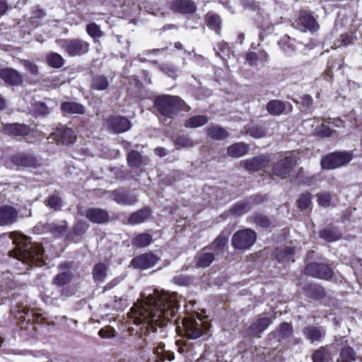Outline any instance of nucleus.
<instances>
[{
    "label": "nucleus",
    "instance_id": "obj_1",
    "mask_svg": "<svg viewBox=\"0 0 362 362\" xmlns=\"http://www.w3.org/2000/svg\"><path fill=\"white\" fill-rule=\"evenodd\" d=\"M177 295L155 289L148 295L144 304H134L128 313V317L134 325L140 326L136 330L139 338L156 333L158 327H162L170 322L177 313L180 305Z\"/></svg>",
    "mask_w": 362,
    "mask_h": 362
},
{
    "label": "nucleus",
    "instance_id": "obj_2",
    "mask_svg": "<svg viewBox=\"0 0 362 362\" xmlns=\"http://www.w3.org/2000/svg\"><path fill=\"white\" fill-rule=\"evenodd\" d=\"M17 245V257L30 267H40L45 264V250L41 243H31L23 236L14 240Z\"/></svg>",
    "mask_w": 362,
    "mask_h": 362
},
{
    "label": "nucleus",
    "instance_id": "obj_3",
    "mask_svg": "<svg viewBox=\"0 0 362 362\" xmlns=\"http://www.w3.org/2000/svg\"><path fill=\"white\" fill-rule=\"evenodd\" d=\"M153 107L165 118L174 119L181 112H189L190 107L178 95L161 94L155 96Z\"/></svg>",
    "mask_w": 362,
    "mask_h": 362
},
{
    "label": "nucleus",
    "instance_id": "obj_4",
    "mask_svg": "<svg viewBox=\"0 0 362 362\" xmlns=\"http://www.w3.org/2000/svg\"><path fill=\"white\" fill-rule=\"evenodd\" d=\"M299 158L291 152L288 156L278 160L272 166V173L274 176L285 180L291 177L298 164Z\"/></svg>",
    "mask_w": 362,
    "mask_h": 362
},
{
    "label": "nucleus",
    "instance_id": "obj_5",
    "mask_svg": "<svg viewBox=\"0 0 362 362\" xmlns=\"http://www.w3.org/2000/svg\"><path fill=\"white\" fill-rule=\"evenodd\" d=\"M353 158L351 151H337L325 155L320 160V165L323 170H334L346 165Z\"/></svg>",
    "mask_w": 362,
    "mask_h": 362
},
{
    "label": "nucleus",
    "instance_id": "obj_6",
    "mask_svg": "<svg viewBox=\"0 0 362 362\" xmlns=\"http://www.w3.org/2000/svg\"><path fill=\"white\" fill-rule=\"evenodd\" d=\"M57 44L69 57L86 54L90 49V44L81 38L58 39Z\"/></svg>",
    "mask_w": 362,
    "mask_h": 362
},
{
    "label": "nucleus",
    "instance_id": "obj_7",
    "mask_svg": "<svg viewBox=\"0 0 362 362\" xmlns=\"http://www.w3.org/2000/svg\"><path fill=\"white\" fill-rule=\"evenodd\" d=\"M257 238V233L253 229H240L233 235L231 245L235 250H248L256 243Z\"/></svg>",
    "mask_w": 362,
    "mask_h": 362
},
{
    "label": "nucleus",
    "instance_id": "obj_8",
    "mask_svg": "<svg viewBox=\"0 0 362 362\" xmlns=\"http://www.w3.org/2000/svg\"><path fill=\"white\" fill-rule=\"evenodd\" d=\"M182 324L185 336L191 339H196L204 334V330H206L209 325L206 321H202L200 318L194 317H187L182 319Z\"/></svg>",
    "mask_w": 362,
    "mask_h": 362
},
{
    "label": "nucleus",
    "instance_id": "obj_9",
    "mask_svg": "<svg viewBox=\"0 0 362 362\" xmlns=\"http://www.w3.org/2000/svg\"><path fill=\"white\" fill-rule=\"evenodd\" d=\"M293 25L302 32L309 31L311 33L317 32L320 28V25L313 13L304 9L298 11Z\"/></svg>",
    "mask_w": 362,
    "mask_h": 362
},
{
    "label": "nucleus",
    "instance_id": "obj_10",
    "mask_svg": "<svg viewBox=\"0 0 362 362\" xmlns=\"http://www.w3.org/2000/svg\"><path fill=\"white\" fill-rule=\"evenodd\" d=\"M2 131L5 134L13 137L28 136L26 141L28 143H34L36 139L34 133H36L37 131L33 129L29 125L23 123L15 122L4 124Z\"/></svg>",
    "mask_w": 362,
    "mask_h": 362
},
{
    "label": "nucleus",
    "instance_id": "obj_11",
    "mask_svg": "<svg viewBox=\"0 0 362 362\" xmlns=\"http://www.w3.org/2000/svg\"><path fill=\"white\" fill-rule=\"evenodd\" d=\"M304 273L306 276L326 281L332 279L334 275V269L329 264L317 262L308 263Z\"/></svg>",
    "mask_w": 362,
    "mask_h": 362
},
{
    "label": "nucleus",
    "instance_id": "obj_12",
    "mask_svg": "<svg viewBox=\"0 0 362 362\" xmlns=\"http://www.w3.org/2000/svg\"><path fill=\"white\" fill-rule=\"evenodd\" d=\"M10 160L12 164L18 167L37 168L41 163L37 156L33 151H18L13 154Z\"/></svg>",
    "mask_w": 362,
    "mask_h": 362
},
{
    "label": "nucleus",
    "instance_id": "obj_13",
    "mask_svg": "<svg viewBox=\"0 0 362 362\" xmlns=\"http://www.w3.org/2000/svg\"><path fill=\"white\" fill-rule=\"evenodd\" d=\"M270 160V156L268 154H262L242 160L241 163L248 172H259L267 168Z\"/></svg>",
    "mask_w": 362,
    "mask_h": 362
},
{
    "label": "nucleus",
    "instance_id": "obj_14",
    "mask_svg": "<svg viewBox=\"0 0 362 362\" xmlns=\"http://www.w3.org/2000/svg\"><path fill=\"white\" fill-rule=\"evenodd\" d=\"M158 260L157 255L149 252L134 257L131 261V265L134 269L144 270L154 267Z\"/></svg>",
    "mask_w": 362,
    "mask_h": 362
},
{
    "label": "nucleus",
    "instance_id": "obj_15",
    "mask_svg": "<svg viewBox=\"0 0 362 362\" xmlns=\"http://www.w3.org/2000/svg\"><path fill=\"white\" fill-rule=\"evenodd\" d=\"M169 9L173 13L190 15L196 12L197 7L192 0H171L168 3Z\"/></svg>",
    "mask_w": 362,
    "mask_h": 362
},
{
    "label": "nucleus",
    "instance_id": "obj_16",
    "mask_svg": "<svg viewBox=\"0 0 362 362\" xmlns=\"http://www.w3.org/2000/svg\"><path fill=\"white\" fill-rule=\"evenodd\" d=\"M106 124L109 129L117 134L125 132L132 127L130 120L120 115L109 117L106 120Z\"/></svg>",
    "mask_w": 362,
    "mask_h": 362
},
{
    "label": "nucleus",
    "instance_id": "obj_17",
    "mask_svg": "<svg viewBox=\"0 0 362 362\" xmlns=\"http://www.w3.org/2000/svg\"><path fill=\"white\" fill-rule=\"evenodd\" d=\"M52 139L58 144L71 145L76 141V136L71 128L59 127L52 134Z\"/></svg>",
    "mask_w": 362,
    "mask_h": 362
},
{
    "label": "nucleus",
    "instance_id": "obj_18",
    "mask_svg": "<svg viewBox=\"0 0 362 362\" xmlns=\"http://www.w3.org/2000/svg\"><path fill=\"white\" fill-rule=\"evenodd\" d=\"M85 216L90 222L98 225L107 223L110 219V214L107 210L98 207L87 209Z\"/></svg>",
    "mask_w": 362,
    "mask_h": 362
},
{
    "label": "nucleus",
    "instance_id": "obj_19",
    "mask_svg": "<svg viewBox=\"0 0 362 362\" xmlns=\"http://www.w3.org/2000/svg\"><path fill=\"white\" fill-rule=\"evenodd\" d=\"M88 228L89 224L86 221L82 220L76 221L71 230L66 233L65 240L75 243H79Z\"/></svg>",
    "mask_w": 362,
    "mask_h": 362
},
{
    "label": "nucleus",
    "instance_id": "obj_20",
    "mask_svg": "<svg viewBox=\"0 0 362 362\" xmlns=\"http://www.w3.org/2000/svg\"><path fill=\"white\" fill-rule=\"evenodd\" d=\"M293 107L288 102L278 99L269 100L266 105V110L270 115L279 116L286 112H291Z\"/></svg>",
    "mask_w": 362,
    "mask_h": 362
},
{
    "label": "nucleus",
    "instance_id": "obj_21",
    "mask_svg": "<svg viewBox=\"0 0 362 362\" xmlns=\"http://www.w3.org/2000/svg\"><path fill=\"white\" fill-rule=\"evenodd\" d=\"M110 197L112 200L122 205H133L137 202V197L135 194H131L122 188L112 191Z\"/></svg>",
    "mask_w": 362,
    "mask_h": 362
},
{
    "label": "nucleus",
    "instance_id": "obj_22",
    "mask_svg": "<svg viewBox=\"0 0 362 362\" xmlns=\"http://www.w3.org/2000/svg\"><path fill=\"white\" fill-rule=\"evenodd\" d=\"M0 78L11 86H18L23 83V76L16 69L12 68L0 69Z\"/></svg>",
    "mask_w": 362,
    "mask_h": 362
},
{
    "label": "nucleus",
    "instance_id": "obj_23",
    "mask_svg": "<svg viewBox=\"0 0 362 362\" xmlns=\"http://www.w3.org/2000/svg\"><path fill=\"white\" fill-rule=\"evenodd\" d=\"M303 292L305 296L310 299L319 300L326 296L325 288L316 283H308L303 286Z\"/></svg>",
    "mask_w": 362,
    "mask_h": 362
},
{
    "label": "nucleus",
    "instance_id": "obj_24",
    "mask_svg": "<svg viewBox=\"0 0 362 362\" xmlns=\"http://www.w3.org/2000/svg\"><path fill=\"white\" fill-rule=\"evenodd\" d=\"M18 211L12 206H0V226H9L16 222Z\"/></svg>",
    "mask_w": 362,
    "mask_h": 362
},
{
    "label": "nucleus",
    "instance_id": "obj_25",
    "mask_svg": "<svg viewBox=\"0 0 362 362\" xmlns=\"http://www.w3.org/2000/svg\"><path fill=\"white\" fill-rule=\"evenodd\" d=\"M272 323V320L268 317L258 318L248 327V332L252 337H261V334Z\"/></svg>",
    "mask_w": 362,
    "mask_h": 362
},
{
    "label": "nucleus",
    "instance_id": "obj_26",
    "mask_svg": "<svg viewBox=\"0 0 362 362\" xmlns=\"http://www.w3.org/2000/svg\"><path fill=\"white\" fill-rule=\"evenodd\" d=\"M325 329L322 326L309 325L303 328V334L311 343L320 341L325 336Z\"/></svg>",
    "mask_w": 362,
    "mask_h": 362
},
{
    "label": "nucleus",
    "instance_id": "obj_27",
    "mask_svg": "<svg viewBox=\"0 0 362 362\" xmlns=\"http://www.w3.org/2000/svg\"><path fill=\"white\" fill-rule=\"evenodd\" d=\"M319 237L328 243L339 240L342 233L338 227L329 225L319 232Z\"/></svg>",
    "mask_w": 362,
    "mask_h": 362
},
{
    "label": "nucleus",
    "instance_id": "obj_28",
    "mask_svg": "<svg viewBox=\"0 0 362 362\" xmlns=\"http://www.w3.org/2000/svg\"><path fill=\"white\" fill-rule=\"evenodd\" d=\"M208 247H203L195 256V264L197 267L206 268L215 260L214 252H206Z\"/></svg>",
    "mask_w": 362,
    "mask_h": 362
},
{
    "label": "nucleus",
    "instance_id": "obj_29",
    "mask_svg": "<svg viewBox=\"0 0 362 362\" xmlns=\"http://www.w3.org/2000/svg\"><path fill=\"white\" fill-rule=\"evenodd\" d=\"M206 26L216 34L221 35L222 29V19L220 15L213 12H208L204 16Z\"/></svg>",
    "mask_w": 362,
    "mask_h": 362
},
{
    "label": "nucleus",
    "instance_id": "obj_30",
    "mask_svg": "<svg viewBox=\"0 0 362 362\" xmlns=\"http://www.w3.org/2000/svg\"><path fill=\"white\" fill-rule=\"evenodd\" d=\"M60 110L64 115H83L86 107L82 104L74 101H64L60 105Z\"/></svg>",
    "mask_w": 362,
    "mask_h": 362
},
{
    "label": "nucleus",
    "instance_id": "obj_31",
    "mask_svg": "<svg viewBox=\"0 0 362 362\" xmlns=\"http://www.w3.org/2000/svg\"><path fill=\"white\" fill-rule=\"evenodd\" d=\"M245 60L250 66H255L257 65L258 61L262 62H269V56L264 49H259L258 53L250 51L246 53Z\"/></svg>",
    "mask_w": 362,
    "mask_h": 362
},
{
    "label": "nucleus",
    "instance_id": "obj_32",
    "mask_svg": "<svg viewBox=\"0 0 362 362\" xmlns=\"http://www.w3.org/2000/svg\"><path fill=\"white\" fill-rule=\"evenodd\" d=\"M151 214L152 211L149 206L140 209L129 215V223L132 225L144 223L151 216Z\"/></svg>",
    "mask_w": 362,
    "mask_h": 362
},
{
    "label": "nucleus",
    "instance_id": "obj_33",
    "mask_svg": "<svg viewBox=\"0 0 362 362\" xmlns=\"http://www.w3.org/2000/svg\"><path fill=\"white\" fill-rule=\"evenodd\" d=\"M313 362H329L332 359V352L328 345L321 346L313 351L311 356Z\"/></svg>",
    "mask_w": 362,
    "mask_h": 362
},
{
    "label": "nucleus",
    "instance_id": "obj_34",
    "mask_svg": "<svg viewBox=\"0 0 362 362\" xmlns=\"http://www.w3.org/2000/svg\"><path fill=\"white\" fill-rule=\"evenodd\" d=\"M317 180V176L316 175H307L302 167L298 168L293 178L294 182L304 186H311L315 184Z\"/></svg>",
    "mask_w": 362,
    "mask_h": 362
},
{
    "label": "nucleus",
    "instance_id": "obj_35",
    "mask_svg": "<svg viewBox=\"0 0 362 362\" xmlns=\"http://www.w3.org/2000/svg\"><path fill=\"white\" fill-rule=\"evenodd\" d=\"M296 250L294 247L286 246L276 250V258L279 262H294Z\"/></svg>",
    "mask_w": 362,
    "mask_h": 362
},
{
    "label": "nucleus",
    "instance_id": "obj_36",
    "mask_svg": "<svg viewBox=\"0 0 362 362\" xmlns=\"http://www.w3.org/2000/svg\"><path fill=\"white\" fill-rule=\"evenodd\" d=\"M252 209L251 202L244 199L234 204L228 210L230 214L240 216L250 211Z\"/></svg>",
    "mask_w": 362,
    "mask_h": 362
},
{
    "label": "nucleus",
    "instance_id": "obj_37",
    "mask_svg": "<svg viewBox=\"0 0 362 362\" xmlns=\"http://www.w3.org/2000/svg\"><path fill=\"white\" fill-rule=\"evenodd\" d=\"M206 135L214 140H224L229 136L228 132L224 128L212 125L206 128Z\"/></svg>",
    "mask_w": 362,
    "mask_h": 362
},
{
    "label": "nucleus",
    "instance_id": "obj_38",
    "mask_svg": "<svg viewBox=\"0 0 362 362\" xmlns=\"http://www.w3.org/2000/svg\"><path fill=\"white\" fill-rule=\"evenodd\" d=\"M45 62L49 67L59 69L65 64V59L60 54L50 52L46 54Z\"/></svg>",
    "mask_w": 362,
    "mask_h": 362
},
{
    "label": "nucleus",
    "instance_id": "obj_39",
    "mask_svg": "<svg viewBox=\"0 0 362 362\" xmlns=\"http://www.w3.org/2000/svg\"><path fill=\"white\" fill-rule=\"evenodd\" d=\"M249 151V146L243 142L235 143L227 148L228 155L233 158H239L245 156Z\"/></svg>",
    "mask_w": 362,
    "mask_h": 362
},
{
    "label": "nucleus",
    "instance_id": "obj_40",
    "mask_svg": "<svg viewBox=\"0 0 362 362\" xmlns=\"http://www.w3.org/2000/svg\"><path fill=\"white\" fill-rule=\"evenodd\" d=\"M152 242V235L148 233H139L132 239V245L137 248L147 247Z\"/></svg>",
    "mask_w": 362,
    "mask_h": 362
},
{
    "label": "nucleus",
    "instance_id": "obj_41",
    "mask_svg": "<svg viewBox=\"0 0 362 362\" xmlns=\"http://www.w3.org/2000/svg\"><path fill=\"white\" fill-rule=\"evenodd\" d=\"M209 117L206 115H194L184 121L185 128H197L207 124Z\"/></svg>",
    "mask_w": 362,
    "mask_h": 362
},
{
    "label": "nucleus",
    "instance_id": "obj_42",
    "mask_svg": "<svg viewBox=\"0 0 362 362\" xmlns=\"http://www.w3.org/2000/svg\"><path fill=\"white\" fill-rule=\"evenodd\" d=\"M356 358L357 354L354 348L346 345L341 348L337 362H354Z\"/></svg>",
    "mask_w": 362,
    "mask_h": 362
},
{
    "label": "nucleus",
    "instance_id": "obj_43",
    "mask_svg": "<svg viewBox=\"0 0 362 362\" xmlns=\"http://www.w3.org/2000/svg\"><path fill=\"white\" fill-rule=\"evenodd\" d=\"M251 221L257 227L262 228H268L272 225L269 217L262 213L255 212L250 216Z\"/></svg>",
    "mask_w": 362,
    "mask_h": 362
},
{
    "label": "nucleus",
    "instance_id": "obj_44",
    "mask_svg": "<svg viewBox=\"0 0 362 362\" xmlns=\"http://www.w3.org/2000/svg\"><path fill=\"white\" fill-rule=\"evenodd\" d=\"M228 243V238L220 234L217 238L212 242V243L207 246L209 249L212 250L214 253L217 255L222 253L224 251L225 247Z\"/></svg>",
    "mask_w": 362,
    "mask_h": 362
},
{
    "label": "nucleus",
    "instance_id": "obj_45",
    "mask_svg": "<svg viewBox=\"0 0 362 362\" xmlns=\"http://www.w3.org/2000/svg\"><path fill=\"white\" fill-rule=\"evenodd\" d=\"M246 133L255 139H260L267 135L268 129L262 125L252 124L247 127Z\"/></svg>",
    "mask_w": 362,
    "mask_h": 362
},
{
    "label": "nucleus",
    "instance_id": "obj_46",
    "mask_svg": "<svg viewBox=\"0 0 362 362\" xmlns=\"http://www.w3.org/2000/svg\"><path fill=\"white\" fill-rule=\"evenodd\" d=\"M127 160L130 168H138L142 165L143 158L139 151L132 150L127 154Z\"/></svg>",
    "mask_w": 362,
    "mask_h": 362
},
{
    "label": "nucleus",
    "instance_id": "obj_47",
    "mask_svg": "<svg viewBox=\"0 0 362 362\" xmlns=\"http://www.w3.org/2000/svg\"><path fill=\"white\" fill-rule=\"evenodd\" d=\"M109 86V81L103 75H95L91 80V88L97 90H104Z\"/></svg>",
    "mask_w": 362,
    "mask_h": 362
},
{
    "label": "nucleus",
    "instance_id": "obj_48",
    "mask_svg": "<svg viewBox=\"0 0 362 362\" xmlns=\"http://www.w3.org/2000/svg\"><path fill=\"white\" fill-rule=\"evenodd\" d=\"M311 204L312 194L309 192L301 193L299 198L296 200V206L301 211L309 209Z\"/></svg>",
    "mask_w": 362,
    "mask_h": 362
},
{
    "label": "nucleus",
    "instance_id": "obj_49",
    "mask_svg": "<svg viewBox=\"0 0 362 362\" xmlns=\"http://www.w3.org/2000/svg\"><path fill=\"white\" fill-rule=\"evenodd\" d=\"M73 279V274L70 272H63L57 274L53 280L52 284L57 286H63L69 284Z\"/></svg>",
    "mask_w": 362,
    "mask_h": 362
},
{
    "label": "nucleus",
    "instance_id": "obj_50",
    "mask_svg": "<svg viewBox=\"0 0 362 362\" xmlns=\"http://www.w3.org/2000/svg\"><path fill=\"white\" fill-rule=\"evenodd\" d=\"M107 268L104 263L96 264L93 269V278L95 281H103L107 276Z\"/></svg>",
    "mask_w": 362,
    "mask_h": 362
},
{
    "label": "nucleus",
    "instance_id": "obj_51",
    "mask_svg": "<svg viewBox=\"0 0 362 362\" xmlns=\"http://www.w3.org/2000/svg\"><path fill=\"white\" fill-rule=\"evenodd\" d=\"M49 233H52L55 238L62 236L67 230V222L62 221V224L50 223L49 224Z\"/></svg>",
    "mask_w": 362,
    "mask_h": 362
},
{
    "label": "nucleus",
    "instance_id": "obj_52",
    "mask_svg": "<svg viewBox=\"0 0 362 362\" xmlns=\"http://www.w3.org/2000/svg\"><path fill=\"white\" fill-rule=\"evenodd\" d=\"M171 140L177 148L192 147L194 145L193 141L187 135L172 136Z\"/></svg>",
    "mask_w": 362,
    "mask_h": 362
},
{
    "label": "nucleus",
    "instance_id": "obj_53",
    "mask_svg": "<svg viewBox=\"0 0 362 362\" xmlns=\"http://www.w3.org/2000/svg\"><path fill=\"white\" fill-rule=\"evenodd\" d=\"M45 203L46 206L50 207L54 211L60 210L63 205L62 199L59 196L55 194L49 196Z\"/></svg>",
    "mask_w": 362,
    "mask_h": 362
},
{
    "label": "nucleus",
    "instance_id": "obj_54",
    "mask_svg": "<svg viewBox=\"0 0 362 362\" xmlns=\"http://www.w3.org/2000/svg\"><path fill=\"white\" fill-rule=\"evenodd\" d=\"M293 334V327L291 323L282 322L278 329V336L280 339H286Z\"/></svg>",
    "mask_w": 362,
    "mask_h": 362
},
{
    "label": "nucleus",
    "instance_id": "obj_55",
    "mask_svg": "<svg viewBox=\"0 0 362 362\" xmlns=\"http://www.w3.org/2000/svg\"><path fill=\"white\" fill-rule=\"evenodd\" d=\"M317 202L319 206L327 208L330 206L332 202V194L329 192L324 191L317 194Z\"/></svg>",
    "mask_w": 362,
    "mask_h": 362
},
{
    "label": "nucleus",
    "instance_id": "obj_56",
    "mask_svg": "<svg viewBox=\"0 0 362 362\" xmlns=\"http://www.w3.org/2000/svg\"><path fill=\"white\" fill-rule=\"evenodd\" d=\"M354 37L352 33H345L340 35L336 41L335 45L337 47L348 46L354 43Z\"/></svg>",
    "mask_w": 362,
    "mask_h": 362
},
{
    "label": "nucleus",
    "instance_id": "obj_57",
    "mask_svg": "<svg viewBox=\"0 0 362 362\" xmlns=\"http://www.w3.org/2000/svg\"><path fill=\"white\" fill-rule=\"evenodd\" d=\"M87 33L93 38H99L103 36L100 26L95 23H90L86 25Z\"/></svg>",
    "mask_w": 362,
    "mask_h": 362
},
{
    "label": "nucleus",
    "instance_id": "obj_58",
    "mask_svg": "<svg viewBox=\"0 0 362 362\" xmlns=\"http://www.w3.org/2000/svg\"><path fill=\"white\" fill-rule=\"evenodd\" d=\"M35 116H47L49 113V110L44 102H37L35 104L33 109Z\"/></svg>",
    "mask_w": 362,
    "mask_h": 362
},
{
    "label": "nucleus",
    "instance_id": "obj_59",
    "mask_svg": "<svg viewBox=\"0 0 362 362\" xmlns=\"http://www.w3.org/2000/svg\"><path fill=\"white\" fill-rule=\"evenodd\" d=\"M332 133L333 130L325 123H322L315 129L316 135L322 138L329 137L332 136Z\"/></svg>",
    "mask_w": 362,
    "mask_h": 362
},
{
    "label": "nucleus",
    "instance_id": "obj_60",
    "mask_svg": "<svg viewBox=\"0 0 362 362\" xmlns=\"http://www.w3.org/2000/svg\"><path fill=\"white\" fill-rule=\"evenodd\" d=\"M173 281L175 284L178 286H189L191 284L192 279L188 275L179 274L173 277Z\"/></svg>",
    "mask_w": 362,
    "mask_h": 362
},
{
    "label": "nucleus",
    "instance_id": "obj_61",
    "mask_svg": "<svg viewBox=\"0 0 362 362\" xmlns=\"http://www.w3.org/2000/svg\"><path fill=\"white\" fill-rule=\"evenodd\" d=\"M268 199V196L267 194H262L260 193H257L251 195L247 200H249L251 202L252 207L254 205H259L263 204Z\"/></svg>",
    "mask_w": 362,
    "mask_h": 362
},
{
    "label": "nucleus",
    "instance_id": "obj_62",
    "mask_svg": "<svg viewBox=\"0 0 362 362\" xmlns=\"http://www.w3.org/2000/svg\"><path fill=\"white\" fill-rule=\"evenodd\" d=\"M21 63L25 67V69L27 71H28L31 74L36 76L39 74L38 66L34 62L28 59H24L21 62Z\"/></svg>",
    "mask_w": 362,
    "mask_h": 362
},
{
    "label": "nucleus",
    "instance_id": "obj_63",
    "mask_svg": "<svg viewBox=\"0 0 362 362\" xmlns=\"http://www.w3.org/2000/svg\"><path fill=\"white\" fill-rule=\"evenodd\" d=\"M115 330L111 326H106L100 329L98 332V335L101 338H111L115 336Z\"/></svg>",
    "mask_w": 362,
    "mask_h": 362
},
{
    "label": "nucleus",
    "instance_id": "obj_64",
    "mask_svg": "<svg viewBox=\"0 0 362 362\" xmlns=\"http://www.w3.org/2000/svg\"><path fill=\"white\" fill-rule=\"evenodd\" d=\"M25 308L21 304L19 306H16L15 308H11V313L16 317L19 318L20 320L24 319V315L26 313Z\"/></svg>",
    "mask_w": 362,
    "mask_h": 362
}]
</instances>
